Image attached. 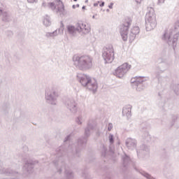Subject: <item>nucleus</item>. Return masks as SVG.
I'll return each mask as SVG.
<instances>
[{
  "mask_svg": "<svg viewBox=\"0 0 179 179\" xmlns=\"http://www.w3.org/2000/svg\"><path fill=\"white\" fill-rule=\"evenodd\" d=\"M73 61L76 66L83 71V69H90L93 65V59L92 57L87 55H83L79 57L75 55L73 58Z\"/></svg>",
  "mask_w": 179,
  "mask_h": 179,
  "instance_id": "obj_1",
  "label": "nucleus"
},
{
  "mask_svg": "<svg viewBox=\"0 0 179 179\" xmlns=\"http://www.w3.org/2000/svg\"><path fill=\"white\" fill-rule=\"evenodd\" d=\"M47 8L51 10H56L59 15H65V5H64V2L61 0H55L54 1L49 2Z\"/></svg>",
  "mask_w": 179,
  "mask_h": 179,
  "instance_id": "obj_2",
  "label": "nucleus"
},
{
  "mask_svg": "<svg viewBox=\"0 0 179 179\" xmlns=\"http://www.w3.org/2000/svg\"><path fill=\"white\" fill-rule=\"evenodd\" d=\"M131 68H132V66L129 64L128 62H125L122 64V65L119 66L113 72V75L115 76H117V78H124L129 71H131Z\"/></svg>",
  "mask_w": 179,
  "mask_h": 179,
  "instance_id": "obj_3",
  "label": "nucleus"
},
{
  "mask_svg": "<svg viewBox=\"0 0 179 179\" xmlns=\"http://www.w3.org/2000/svg\"><path fill=\"white\" fill-rule=\"evenodd\" d=\"M80 82L83 86H88V89L92 90V92H96L97 90V82L94 80H92V78L87 75H83L81 77Z\"/></svg>",
  "mask_w": 179,
  "mask_h": 179,
  "instance_id": "obj_4",
  "label": "nucleus"
},
{
  "mask_svg": "<svg viewBox=\"0 0 179 179\" xmlns=\"http://www.w3.org/2000/svg\"><path fill=\"white\" fill-rule=\"evenodd\" d=\"M131 23H132V20H131V19H126L120 26V34L124 41H127L128 38V31L129 30Z\"/></svg>",
  "mask_w": 179,
  "mask_h": 179,
  "instance_id": "obj_5",
  "label": "nucleus"
},
{
  "mask_svg": "<svg viewBox=\"0 0 179 179\" xmlns=\"http://www.w3.org/2000/svg\"><path fill=\"white\" fill-rule=\"evenodd\" d=\"M145 22L147 27H151V29H155L156 27L157 22H156V14L155 13V10H152L146 15Z\"/></svg>",
  "mask_w": 179,
  "mask_h": 179,
  "instance_id": "obj_6",
  "label": "nucleus"
},
{
  "mask_svg": "<svg viewBox=\"0 0 179 179\" xmlns=\"http://www.w3.org/2000/svg\"><path fill=\"white\" fill-rule=\"evenodd\" d=\"M103 58L107 64H111L114 61V48L113 46H109L104 49Z\"/></svg>",
  "mask_w": 179,
  "mask_h": 179,
  "instance_id": "obj_7",
  "label": "nucleus"
},
{
  "mask_svg": "<svg viewBox=\"0 0 179 179\" xmlns=\"http://www.w3.org/2000/svg\"><path fill=\"white\" fill-rule=\"evenodd\" d=\"M76 30L83 33H89L90 31V25L86 22H79L76 24Z\"/></svg>",
  "mask_w": 179,
  "mask_h": 179,
  "instance_id": "obj_8",
  "label": "nucleus"
},
{
  "mask_svg": "<svg viewBox=\"0 0 179 179\" xmlns=\"http://www.w3.org/2000/svg\"><path fill=\"white\" fill-rule=\"evenodd\" d=\"M139 27H134L131 29V33H130V40H134L135 37H136L137 34H139Z\"/></svg>",
  "mask_w": 179,
  "mask_h": 179,
  "instance_id": "obj_9",
  "label": "nucleus"
},
{
  "mask_svg": "<svg viewBox=\"0 0 179 179\" xmlns=\"http://www.w3.org/2000/svg\"><path fill=\"white\" fill-rule=\"evenodd\" d=\"M68 30L69 33H75V27L72 26L68 27Z\"/></svg>",
  "mask_w": 179,
  "mask_h": 179,
  "instance_id": "obj_10",
  "label": "nucleus"
},
{
  "mask_svg": "<svg viewBox=\"0 0 179 179\" xmlns=\"http://www.w3.org/2000/svg\"><path fill=\"white\" fill-rule=\"evenodd\" d=\"M109 141H110V143H113V142H114V140L113 139V136H109Z\"/></svg>",
  "mask_w": 179,
  "mask_h": 179,
  "instance_id": "obj_11",
  "label": "nucleus"
},
{
  "mask_svg": "<svg viewBox=\"0 0 179 179\" xmlns=\"http://www.w3.org/2000/svg\"><path fill=\"white\" fill-rule=\"evenodd\" d=\"M112 129H113V124H110L108 125V131H111Z\"/></svg>",
  "mask_w": 179,
  "mask_h": 179,
  "instance_id": "obj_12",
  "label": "nucleus"
},
{
  "mask_svg": "<svg viewBox=\"0 0 179 179\" xmlns=\"http://www.w3.org/2000/svg\"><path fill=\"white\" fill-rule=\"evenodd\" d=\"M36 1L37 0H27V1L29 2V3H34V2H36Z\"/></svg>",
  "mask_w": 179,
  "mask_h": 179,
  "instance_id": "obj_13",
  "label": "nucleus"
},
{
  "mask_svg": "<svg viewBox=\"0 0 179 179\" xmlns=\"http://www.w3.org/2000/svg\"><path fill=\"white\" fill-rule=\"evenodd\" d=\"M113 5H114V3H111L109 5L110 9H113Z\"/></svg>",
  "mask_w": 179,
  "mask_h": 179,
  "instance_id": "obj_14",
  "label": "nucleus"
},
{
  "mask_svg": "<svg viewBox=\"0 0 179 179\" xmlns=\"http://www.w3.org/2000/svg\"><path fill=\"white\" fill-rule=\"evenodd\" d=\"M100 6H101V7L104 6V2H102V3L100 4Z\"/></svg>",
  "mask_w": 179,
  "mask_h": 179,
  "instance_id": "obj_15",
  "label": "nucleus"
},
{
  "mask_svg": "<svg viewBox=\"0 0 179 179\" xmlns=\"http://www.w3.org/2000/svg\"><path fill=\"white\" fill-rule=\"evenodd\" d=\"M127 113V108L123 109V113Z\"/></svg>",
  "mask_w": 179,
  "mask_h": 179,
  "instance_id": "obj_16",
  "label": "nucleus"
},
{
  "mask_svg": "<svg viewBox=\"0 0 179 179\" xmlns=\"http://www.w3.org/2000/svg\"><path fill=\"white\" fill-rule=\"evenodd\" d=\"M85 6H83V9H85Z\"/></svg>",
  "mask_w": 179,
  "mask_h": 179,
  "instance_id": "obj_17",
  "label": "nucleus"
},
{
  "mask_svg": "<svg viewBox=\"0 0 179 179\" xmlns=\"http://www.w3.org/2000/svg\"><path fill=\"white\" fill-rule=\"evenodd\" d=\"M75 2H76V1H78V0H73Z\"/></svg>",
  "mask_w": 179,
  "mask_h": 179,
  "instance_id": "obj_18",
  "label": "nucleus"
},
{
  "mask_svg": "<svg viewBox=\"0 0 179 179\" xmlns=\"http://www.w3.org/2000/svg\"><path fill=\"white\" fill-rule=\"evenodd\" d=\"M159 1H164V0H159Z\"/></svg>",
  "mask_w": 179,
  "mask_h": 179,
  "instance_id": "obj_19",
  "label": "nucleus"
},
{
  "mask_svg": "<svg viewBox=\"0 0 179 179\" xmlns=\"http://www.w3.org/2000/svg\"><path fill=\"white\" fill-rule=\"evenodd\" d=\"M141 1H142V0H140V2H141Z\"/></svg>",
  "mask_w": 179,
  "mask_h": 179,
  "instance_id": "obj_20",
  "label": "nucleus"
}]
</instances>
